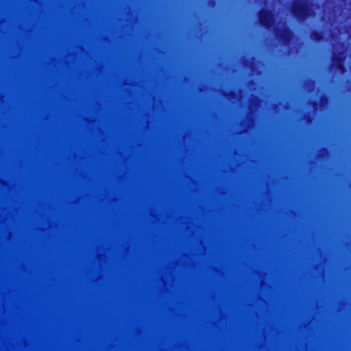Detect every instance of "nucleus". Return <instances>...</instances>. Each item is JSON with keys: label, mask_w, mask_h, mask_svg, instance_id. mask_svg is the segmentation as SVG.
Here are the masks:
<instances>
[{"label": "nucleus", "mask_w": 351, "mask_h": 351, "mask_svg": "<svg viewBox=\"0 0 351 351\" xmlns=\"http://www.w3.org/2000/svg\"><path fill=\"white\" fill-rule=\"evenodd\" d=\"M291 14L299 21H304L312 16V8L308 0H297L291 7Z\"/></svg>", "instance_id": "f257e3e1"}, {"label": "nucleus", "mask_w": 351, "mask_h": 351, "mask_svg": "<svg viewBox=\"0 0 351 351\" xmlns=\"http://www.w3.org/2000/svg\"><path fill=\"white\" fill-rule=\"evenodd\" d=\"M260 25L269 29L274 23V14L270 9L262 8L258 12Z\"/></svg>", "instance_id": "f03ea898"}, {"label": "nucleus", "mask_w": 351, "mask_h": 351, "mask_svg": "<svg viewBox=\"0 0 351 351\" xmlns=\"http://www.w3.org/2000/svg\"><path fill=\"white\" fill-rule=\"evenodd\" d=\"M275 35L278 41L284 46H289L294 37L293 30L289 27L280 29H278Z\"/></svg>", "instance_id": "7ed1b4c3"}, {"label": "nucleus", "mask_w": 351, "mask_h": 351, "mask_svg": "<svg viewBox=\"0 0 351 351\" xmlns=\"http://www.w3.org/2000/svg\"><path fill=\"white\" fill-rule=\"evenodd\" d=\"M346 58L345 53L343 51L334 53L332 56V64L336 69L343 72L345 71L344 62Z\"/></svg>", "instance_id": "20e7f679"}, {"label": "nucleus", "mask_w": 351, "mask_h": 351, "mask_svg": "<svg viewBox=\"0 0 351 351\" xmlns=\"http://www.w3.org/2000/svg\"><path fill=\"white\" fill-rule=\"evenodd\" d=\"M311 38L315 42H321L324 40V33L320 30H313Z\"/></svg>", "instance_id": "39448f33"}, {"label": "nucleus", "mask_w": 351, "mask_h": 351, "mask_svg": "<svg viewBox=\"0 0 351 351\" xmlns=\"http://www.w3.org/2000/svg\"><path fill=\"white\" fill-rule=\"evenodd\" d=\"M313 104L314 106H317L318 105V103L316 101H315L313 102Z\"/></svg>", "instance_id": "423d86ee"}, {"label": "nucleus", "mask_w": 351, "mask_h": 351, "mask_svg": "<svg viewBox=\"0 0 351 351\" xmlns=\"http://www.w3.org/2000/svg\"><path fill=\"white\" fill-rule=\"evenodd\" d=\"M322 99H327V97H325V96H323V97H322Z\"/></svg>", "instance_id": "0eeeda50"}]
</instances>
